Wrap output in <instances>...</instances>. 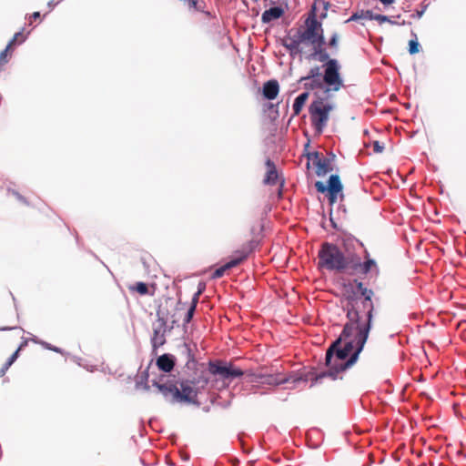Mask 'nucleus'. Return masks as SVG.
Instances as JSON below:
<instances>
[{
	"mask_svg": "<svg viewBox=\"0 0 466 466\" xmlns=\"http://www.w3.org/2000/svg\"><path fill=\"white\" fill-rule=\"evenodd\" d=\"M10 49H7V46L2 51L0 52V63H6L7 62V54L9 52Z\"/></svg>",
	"mask_w": 466,
	"mask_h": 466,
	"instance_id": "nucleus-39",
	"label": "nucleus"
},
{
	"mask_svg": "<svg viewBox=\"0 0 466 466\" xmlns=\"http://www.w3.org/2000/svg\"><path fill=\"white\" fill-rule=\"evenodd\" d=\"M305 156L308 159L307 168L309 169L310 165H312L318 177H324L333 170L332 163L336 158L333 153H329L325 157L321 152L313 151L306 153Z\"/></svg>",
	"mask_w": 466,
	"mask_h": 466,
	"instance_id": "nucleus-8",
	"label": "nucleus"
},
{
	"mask_svg": "<svg viewBox=\"0 0 466 466\" xmlns=\"http://www.w3.org/2000/svg\"><path fill=\"white\" fill-rule=\"evenodd\" d=\"M323 83L325 82L320 80V78H311L310 80L305 81L304 87L307 90L321 89L323 88Z\"/></svg>",
	"mask_w": 466,
	"mask_h": 466,
	"instance_id": "nucleus-29",
	"label": "nucleus"
},
{
	"mask_svg": "<svg viewBox=\"0 0 466 466\" xmlns=\"http://www.w3.org/2000/svg\"><path fill=\"white\" fill-rule=\"evenodd\" d=\"M384 150V147L380 145L379 141L373 142V151L375 153H381Z\"/></svg>",
	"mask_w": 466,
	"mask_h": 466,
	"instance_id": "nucleus-40",
	"label": "nucleus"
},
{
	"mask_svg": "<svg viewBox=\"0 0 466 466\" xmlns=\"http://www.w3.org/2000/svg\"><path fill=\"white\" fill-rule=\"evenodd\" d=\"M372 20H376L380 24H382L384 22H391V19H390L388 16H386L384 15H375V14H373Z\"/></svg>",
	"mask_w": 466,
	"mask_h": 466,
	"instance_id": "nucleus-37",
	"label": "nucleus"
},
{
	"mask_svg": "<svg viewBox=\"0 0 466 466\" xmlns=\"http://www.w3.org/2000/svg\"><path fill=\"white\" fill-rule=\"evenodd\" d=\"M188 360L187 367L196 370V376L192 379H183L179 381L178 390L176 391V400L178 403L194 404L197 402L199 391L208 384L209 378L208 372L203 369V364L199 365L201 369L197 368V361L191 357L190 350L187 349Z\"/></svg>",
	"mask_w": 466,
	"mask_h": 466,
	"instance_id": "nucleus-2",
	"label": "nucleus"
},
{
	"mask_svg": "<svg viewBox=\"0 0 466 466\" xmlns=\"http://www.w3.org/2000/svg\"><path fill=\"white\" fill-rule=\"evenodd\" d=\"M339 35L334 33L329 41V46L332 48H338Z\"/></svg>",
	"mask_w": 466,
	"mask_h": 466,
	"instance_id": "nucleus-38",
	"label": "nucleus"
},
{
	"mask_svg": "<svg viewBox=\"0 0 466 466\" xmlns=\"http://www.w3.org/2000/svg\"><path fill=\"white\" fill-rule=\"evenodd\" d=\"M24 344L20 345V347L10 356L7 361L0 369V377H3L7 371V370L10 368V366L16 360V359L18 358L19 351L21 350Z\"/></svg>",
	"mask_w": 466,
	"mask_h": 466,
	"instance_id": "nucleus-23",
	"label": "nucleus"
},
{
	"mask_svg": "<svg viewBox=\"0 0 466 466\" xmlns=\"http://www.w3.org/2000/svg\"><path fill=\"white\" fill-rule=\"evenodd\" d=\"M200 293H201V290H198L197 293H195L190 306H195V308L197 307Z\"/></svg>",
	"mask_w": 466,
	"mask_h": 466,
	"instance_id": "nucleus-42",
	"label": "nucleus"
},
{
	"mask_svg": "<svg viewBox=\"0 0 466 466\" xmlns=\"http://www.w3.org/2000/svg\"><path fill=\"white\" fill-rule=\"evenodd\" d=\"M187 6L189 9H193L195 11H202L205 3L203 0H188Z\"/></svg>",
	"mask_w": 466,
	"mask_h": 466,
	"instance_id": "nucleus-34",
	"label": "nucleus"
},
{
	"mask_svg": "<svg viewBox=\"0 0 466 466\" xmlns=\"http://www.w3.org/2000/svg\"><path fill=\"white\" fill-rule=\"evenodd\" d=\"M306 27L299 29L296 32L297 36L302 45L309 44L313 47L318 44H324L322 25L318 21L317 14L314 10H310L308 18L305 21Z\"/></svg>",
	"mask_w": 466,
	"mask_h": 466,
	"instance_id": "nucleus-6",
	"label": "nucleus"
},
{
	"mask_svg": "<svg viewBox=\"0 0 466 466\" xmlns=\"http://www.w3.org/2000/svg\"><path fill=\"white\" fill-rule=\"evenodd\" d=\"M354 283L356 284V288H357L358 292L360 294H361V292H363L364 289H367L361 281H358L357 279H355Z\"/></svg>",
	"mask_w": 466,
	"mask_h": 466,
	"instance_id": "nucleus-41",
	"label": "nucleus"
},
{
	"mask_svg": "<svg viewBox=\"0 0 466 466\" xmlns=\"http://www.w3.org/2000/svg\"><path fill=\"white\" fill-rule=\"evenodd\" d=\"M279 92V85L277 80H268L263 86V96L268 100L275 99Z\"/></svg>",
	"mask_w": 466,
	"mask_h": 466,
	"instance_id": "nucleus-18",
	"label": "nucleus"
},
{
	"mask_svg": "<svg viewBox=\"0 0 466 466\" xmlns=\"http://www.w3.org/2000/svg\"><path fill=\"white\" fill-rule=\"evenodd\" d=\"M318 5H321L323 7L324 12H323V14H321L320 17L325 18L327 16V12L330 6L329 2L325 1V0H315L313 5L311 7V10H314L316 14H317Z\"/></svg>",
	"mask_w": 466,
	"mask_h": 466,
	"instance_id": "nucleus-32",
	"label": "nucleus"
},
{
	"mask_svg": "<svg viewBox=\"0 0 466 466\" xmlns=\"http://www.w3.org/2000/svg\"><path fill=\"white\" fill-rule=\"evenodd\" d=\"M258 246V241L252 239L242 246V248L235 252L236 257L230 261L217 268L212 273L213 279H219L224 276L228 269L237 267L243 262L250 253H252Z\"/></svg>",
	"mask_w": 466,
	"mask_h": 466,
	"instance_id": "nucleus-10",
	"label": "nucleus"
},
{
	"mask_svg": "<svg viewBox=\"0 0 466 466\" xmlns=\"http://www.w3.org/2000/svg\"><path fill=\"white\" fill-rule=\"evenodd\" d=\"M355 242H359L360 246H363L362 242H360L351 235H345L341 238V244L347 252H350V248L354 247Z\"/></svg>",
	"mask_w": 466,
	"mask_h": 466,
	"instance_id": "nucleus-25",
	"label": "nucleus"
},
{
	"mask_svg": "<svg viewBox=\"0 0 466 466\" xmlns=\"http://www.w3.org/2000/svg\"><path fill=\"white\" fill-rule=\"evenodd\" d=\"M318 258L319 268L339 273L350 268L354 261L353 255L346 256L336 244L329 242L321 244L318 252Z\"/></svg>",
	"mask_w": 466,
	"mask_h": 466,
	"instance_id": "nucleus-3",
	"label": "nucleus"
},
{
	"mask_svg": "<svg viewBox=\"0 0 466 466\" xmlns=\"http://www.w3.org/2000/svg\"><path fill=\"white\" fill-rule=\"evenodd\" d=\"M328 373L326 372H321L319 374H316L315 372H309L308 374L305 375L304 378H299V379H296L294 380V381H298L299 380H311L312 381V384H310V387H313V385L315 383H317L319 380H321L322 378H324Z\"/></svg>",
	"mask_w": 466,
	"mask_h": 466,
	"instance_id": "nucleus-26",
	"label": "nucleus"
},
{
	"mask_svg": "<svg viewBox=\"0 0 466 466\" xmlns=\"http://www.w3.org/2000/svg\"><path fill=\"white\" fill-rule=\"evenodd\" d=\"M24 344L20 345V347L10 356L7 361L0 369V377H3L7 371V370L10 368V366L16 360V359L18 358L19 351L21 350Z\"/></svg>",
	"mask_w": 466,
	"mask_h": 466,
	"instance_id": "nucleus-24",
	"label": "nucleus"
},
{
	"mask_svg": "<svg viewBox=\"0 0 466 466\" xmlns=\"http://www.w3.org/2000/svg\"><path fill=\"white\" fill-rule=\"evenodd\" d=\"M380 2L383 5H390L394 2V0H380Z\"/></svg>",
	"mask_w": 466,
	"mask_h": 466,
	"instance_id": "nucleus-44",
	"label": "nucleus"
},
{
	"mask_svg": "<svg viewBox=\"0 0 466 466\" xmlns=\"http://www.w3.org/2000/svg\"><path fill=\"white\" fill-rule=\"evenodd\" d=\"M247 381L250 383H261L262 372H253L251 370H243Z\"/></svg>",
	"mask_w": 466,
	"mask_h": 466,
	"instance_id": "nucleus-27",
	"label": "nucleus"
},
{
	"mask_svg": "<svg viewBox=\"0 0 466 466\" xmlns=\"http://www.w3.org/2000/svg\"><path fill=\"white\" fill-rule=\"evenodd\" d=\"M195 306H190L189 309H187V312L184 318V324H187L190 322V320L192 319L193 318V315H194V312H195Z\"/></svg>",
	"mask_w": 466,
	"mask_h": 466,
	"instance_id": "nucleus-36",
	"label": "nucleus"
},
{
	"mask_svg": "<svg viewBox=\"0 0 466 466\" xmlns=\"http://www.w3.org/2000/svg\"><path fill=\"white\" fill-rule=\"evenodd\" d=\"M284 15V10L281 7L275 6L265 10L261 15V21L264 24L270 23L273 20L280 18Z\"/></svg>",
	"mask_w": 466,
	"mask_h": 466,
	"instance_id": "nucleus-19",
	"label": "nucleus"
},
{
	"mask_svg": "<svg viewBox=\"0 0 466 466\" xmlns=\"http://www.w3.org/2000/svg\"><path fill=\"white\" fill-rule=\"evenodd\" d=\"M389 23H390V24H391V25H398V23H397V22L392 21V20H391V22H389Z\"/></svg>",
	"mask_w": 466,
	"mask_h": 466,
	"instance_id": "nucleus-47",
	"label": "nucleus"
},
{
	"mask_svg": "<svg viewBox=\"0 0 466 466\" xmlns=\"http://www.w3.org/2000/svg\"><path fill=\"white\" fill-rule=\"evenodd\" d=\"M323 45L318 44L315 46L309 57L319 62H325L323 65V81L328 86L327 91L337 92L343 86V80L339 74L340 66L338 60L329 58V53L322 47Z\"/></svg>",
	"mask_w": 466,
	"mask_h": 466,
	"instance_id": "nucleus-4",
	"label": "nucleus"
},
{
	"mask_svg": "<svg viewBox=\"0 0 466 466\" xmlns=\"http://www.w3.org/2000/svg\"><path fill=\"white\" fill-rule=\"evenodd\" d=\"M342 339L338 338L327 350L326 365L329 368V375L334 376L335 373L344 371L351 366H346L350 353L355 351L350 343H344L341 347Z\"/></svg>",
	"mask_w": 466,
	"mask_h": 466,
	"instance_id": "nucleus-5",
	"label": "nucleus"
},
{
	"mask_svg": "<svg viewBox=\"0 0 466 466\" xmlns=\"http://www.w3.org/2000/svg\"><path fill=\"white\" fill-rule=\"evenodd\" d=\"M165 332L166 321L164 319H160V324L158 325V327L154 329L153 336L151 338L152 347L155 350L165 344Z\"/></svg>",
	"mask_w": 466,
	"mask_h": 466,
	"instance_id": "nucleus-15",
	"label": "nucleus"
},
{
	"mask_svg": "<svg viewBox=\"0 0 466 466\" xmlns=\"http://www.w3.org/2000/svg\"><path fill=\"white\" fill-rule=\"evenodd\" d=\"M315 187L318 192L327 194L330 205H334L339 198L341 200L344 198L343 186L338 175H331L327 185L321 181H317Z\"/></svg>",
	"mask_w": 466,
	"mask_h": 466,
	"instance_id": "nucleus-9",
	"label": "nucleus"
},
{
	"mask_svg": "<svg viewBox=\"0 0 466 466\" xmlns=\"http://www.w3.org/2000/svg\"><path fill=\"white\" fill-rule=\"evenodd\" d=\"M208 372L212 375H219L223 380H232L244 375V371L232 363L226 364L222 361H210Z\"/></svg>",
	"mask_w": 466,
	"mask_h": 466,
	"instance_id": "nucleus-11",
	"label": "nucleus"
},
{
	"mask_svg": "<svg viewBox=\"0 0 466 466\" xmlns=\"http://www.w3.org/2000/svg\"><path fill=\"white\" fill-rule=\"evenodd\" d=\"M309 97V93L304 92L300 94L299 96L296 97L294 104H293V111L294 115H299L304 106L307 99Z\"/></svg>",
	"mask_w": 466,
	"mask_h": 466,
	"instance_id": "nucleus-22",
	"label": "nucleus"
},
{
	"mask_svg": "<svg viewBox=\"0 0 466 466\" xmlns=\"http://www.w3.org/2000/svg\"><path fill=\"white\" fill-rule=\"evenodd\" d=\"M129 290L137 292L141 296L148 294V286L144 282H137L132 286H129Z\"/></svg>",
	"mask_w": 466,
	"mask_h": 466,
	"instance_id": "nucleus-30",
	"label": "nucleus"
},
{
	"mask_svg": "<svg viewBox=\"0 0 466 466\" xmlns=\"http://www.w3.org/2000/svg\"><path fill=\"white\" fill-rule=\"evenodd\" d=\"M415 38L409 42V52L410 55H415L420 51V44L417 41V35H414Z\"/></svg>",
	"mask_w": 466,
	"mask_h": 466,
	"instance_id": "nucleus-35",
	"label": "nucleus"
},
{
	"mask_svg": "<svg viewBox=\"0 0 466 466\" xmlns=\"http://www.w3.org/2000/svg\"><path fill=\"white\" fill-rule=\"evenodd\" d=\"M354 257L353 264L350 265V268L353 269H359L360 273L367 275L371 271H375L376 274H379V267L377 262L370 258V252L365 249L364 250V261L361 263L360 261V258L357 256Z\"/></svg>",
	"mask_w": 466,
	"mask_h": 466,
	"instance_id": "nucleus-12",
	"label": "nucleus"
},
{
	"mask_svg": "<svg viewBox=\"0 0 466 466\" xmlns=\"http://www.w3.org/2000/svg\"><path fill=\"white\" fill-rule=\"evenodd\" d=\"M289 379L280 377L279 374L262 373L261 384L280 385L288 382Z\"/></svg>",
	"mask_w": 466,
	"mask_h": 466,
	"instance_id": "nucleus-21",
	"label": "nucleus"
},
{
	"mask_svg": "<svg viewBox=\"0 0 466 466\" xmlns=\"http://www.w3.org/2000/svg\"><path fill=\"white\" fill-rule=\"evenodd\" d=\"M347 319L339 339L344 343H350L355 351L351 354L346 366H353L359 359L364 345L369 338L372 319L360 314V302L358 298L350 297L347 299Z\"/></svg>",
	"mask_w": 466,
	"mask_h": 466,
	"instance_id": "nucleus-1",
	"label": "nucleus"
},
{
	"mask_svg": "<svg viewBox=\"0 0 466 466\" xmlns=\"http://www.w3.org/2000/svg\"><path fill=\"white\" fill-rule=\"evenodd\" d=\"M372 17H373V12L370 11V10H366V11H361L360 13H354L347 21L346 23L348 22H350V21H357L359 19H369V20H372Z\"/></svg>",
	"mask_w": 466,
	"mask_h": 466,
	"instance_id": "nucleus-28",
	"label": "nucleus"
},
{
	"mask_svg": "<svg viewBox=\"0 0 466 466\" xmlns=\"http://www.w3.org/2000/svg\"><path fill=\"white\" fill-rule=\"evenodd\" d=\"M284 186V179H281L280 180V188H282ZM279 196L281 195V189H279Z\"/></svg>",
	"mask_w": 466,
	"mask_h": 466,
	"instance_id": "nucleus-45",
	"label": "nucleus"
},
{
	"mask_svg": "<svg viewBox=\"0 0 466 466\" xmlns=\"http://www.w3.org/2000/svg\"><path fill=\"white\" fill-rule=\"evenodd\" d=\"M299 37L295 34L292 36L288 37L283 46L289 50L290 56L301 55L304 52L303 45L298 39Z\"/></svg>",
	"mask_w": 466,
	"mask_h": 466,
	"instance_id": "nucleus-16",
	"label": "nucleus"
},
{
	"mask_svg": "<svg viewBox=\"0 0 466 466\" xmlns=\"http://www.w3.org/2000/svg\"><path fill=\"white\" fill-rule=\"evenodd\" d=\"M40 17V13L39 12H34L31 16H30V22H32V20H36Z\"/></svg>",
	"mask_w": 466,
	"mask_h": 466,
	"instance_id": "nucleus-43",
	"label": "nucleus"
},
{
	"mask_svg": "<svg viewBox=\"0 0 466 466\" xmlns=\"http://www.w3.org/2000/svg\"><path fill=\"white\" fill-rule=\"evenodd\" d=\"M332 106L325 103L321 98L310 104L309 108L310 121L318 133H321L327 126Z\"/></svg>",
	"mask_w": 466,
	"mask_h": 466,
	"instance_id": "nucleus-7",
	"label": "nucleus"
},
{
	"mask_svg": "<svg viewBox=\"0 0 466 466\" xmlns=\"http://www.w3.org/2000/svg\"><path fill=\"white\" fill-rule=\"evenodd\" d=\"M52 350L56 351V352H60V350L58 348H50Z\"/></svg>",
	"mask_w": 466,
	"mask_h": 466,
	"instance_id": "nucleus-46",
	"label": "nucleus"
},
{
	"mask_svg": "<svg viewBox=\"0 0 466 466\" xmlns=\"http://www.w3.org/2000/svg\"><path fill=\"white\" fill-rule=\"evenodd\" d=\"M157 366L165 372H170L175 366V360L169 354H163L157 360Z\"/></svg>",
	"mask_w": 466,
	"mask_h": 466,
	"instance_id": "nucleus-20",
	"label": "nucleus"
},
{
	"mask_svg": "<svg viewBox=\"0 0 466 466\" xmlns=\"http://www.w3.org/2000/svg\"><path fill=\"white\" fill-rule=\"evenodd\" d=\"M319 76H320L319 67L314 66V67L310 68L308 76H303L299 79V82L308 81V80H310L311 78H314V79L319 78Z\"/></svg>",
	"mask_w": 466,
	"mask_h": 466,
	"instance_id": "nucleus-33",
	"label": "nucleus"
},
{
	"mask_svg": "<svg viewBox=\"0 0 466 466\" xmlns=\"http://www.w3.org/2000/svg\"><path fill=\"white\" fill-rule=\"evenodd\" d=\"M154 385L166 398L169 399L170 402L177 403L176 391L178 390V387L177 385L160 382H155Z\"/></svg>",
	"mask_w": 466,
	"mask_h": 466,
	"instance_id": "nucleus-17",
	"label": "nucleus"
},
{
	"mask_svg": "<svg viewBox=\"0 0 466 466\" xmlns=\"http://www.w3.org/2000/svg\"><path fill=\"white\" fill-rule=\"evenodd\" d=\"M374 295V292L372 289H366L363 292H361L360 296L362 298H359L357 295L353 294L350 295V297H356L359 299L360 302V313L361 311H366V317L369 319L373 318V311H374V304L372 302V297ZM350 298V296L347 297V299Z\"/></svg>",
	"mask_w": 466,
	"mask_h": 466,
	"instance_id": "nucleus-13",
	"label": "nucleus"
},
{
	"mask_svg": "<svg viewBox=\"0 0 466 466\" xmlns=\"http://www.w3.org/2000/svg\"><path fill=\"white\" fill-rule=\"evenodd\" d=\"M26 35L24 34V29L22 31L17 32L14 35L13 38L10 40V42L7 45V49H11L13 46L18 44H22L25 41Z\"/></svg>",
	"mask_w": 466,
	"mask_h": 466,
	"instance_id": "nucleus-31",
	"label": "nucleus"
},
{
	"mask_svg": "<svg viewBox=\"0 0 466 466\" xmlns=\"http://www.w3.org/2000/svg\"><path fill=\"white\" fill-rule=\"evenodd\" d=\"M266 174L263 179V183L265 185L274 186L277 185L279 181V172L277 170V167L273 161L269 158L266 160Z\"/></svg>",
	"mask_w": 466,
	"mask_h": 466,
	"instance_id": "nucleus-14",
	"label": "nucleus"
}]
</instances>
